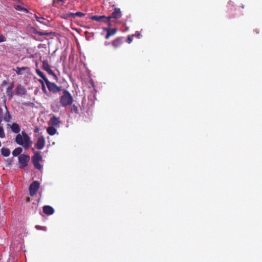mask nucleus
I'll return each instance as SVG.
<instances>
[{
  "label": "nucleus",
  "instance_id": "f257e3e1",
  "mask_svg": "<svg viewBox=\"0 0 262 262\" xmlns=\"http://www.w3.org/2000/svg\"><path fill=\"white\" fill-rule=\"evenodd\" d=\"M15 142L17 144L22 145L25 149H27L33 144L30 137L24 131L21 132V134H18L16 135Z\"/></svg>",
  "mask_w": 262,
  "mask_h": 262
},
{
  "label": "nucleus",
  "instance_id": "f03ea898",
  "mask_svg": "<svg viewBox=\"0 0 262 262\" xmlns=\"http://www.w3.org/2000/svg\"><path fill=\"white\" fill-rule=\"evenodd\" d=\"M62 95L60 97V103L62 107H67L71 105L73 103L74 99L72 95L67 90L63 89Z\"/></svg>",
  "mask_w": 262,
  "mask_h": 262
},
{
  "label": "nucleus",
  "instance_id": "7ed1b4c3",
  "mask_svg": "<svg viewBox=\"0 0 262 262\" xmlns=\"http://www.w3.org/2000/svg\"><path fill=\"white\" fill-rule=\"evenodd\" d=\"M46 84L48 90L53 93H58L63 90L62 86H58L55 83L49 81V79L46 80Z\"/></svg>",
  "mask_w": 262,
  "mask_h": 262
},
{
  "label": "nucleus",
  "instance_id": "20e7f679",
  "mask_svg": "<svg viewBox=\"0 0 262 262\" xmlns=\"http://www.w3.org/2000/svg\"><path fill=\"white\" fill-rule=\"evenodd\" d=\"M41 160L42 156L40 152H39V151H36L34 156L32 157V162L36 169H40L41 168V166L39 163V161Z\"/></svg>",
  "mask_w": 262,
  "mask_h": 262
},
{
  "label": "nucleus",
  "instance_id": "39448f33",
  "mask_svg": "<svg viewBox=\"0 0 262 262\" xmlns=\"http://www.w3.org/2000/svg\"><path fill=\"white\" fill-rule=\"evenodd\" d=\"M30 160V157L26 155H20L18 157V161L19 163V167L21 168H25L28 165V162Z\"/></svg>",
  "mask_w": 262,
  "mask_h": 262
},
{
  "label": "nucleus",
  "instance_id": "423d86ee",
  "mask_svg": "<svg viewBox=\"0 0 262 262\" xmlns=\"http://www.w3.org/2000/svg\"><path fill=\"white\" fill-rule=\"evenodd\" d=\"M39 188V183L37 181H35L32 183L29 187V194L31 196H34L36 194V192Z\"/></svg>",
  "mask_w": 262,
  "mask_h": 262
},
{
  "label": "nucleus",
  "instance_id": "0eeeda50",
  "mask_svg": "<svg viewBox=\"0 0 262 262\" xmlns=\"http://www.w3.org/2000/svg\"><path fill=\"white\" fill-rule=\"evenodd\" d=\"M90 19L98 22L108 23L109 27L111 26L110 18H107L105 15H93L90 17Z\"/></svg>",
  "mask_w": 262,
  "mask_h": 262
},
{
  "label": "nucleus",
  "instance_id": "6e6552de",
  "mask_svg": "<svg viewBox=\"0 0 262 262\" xmlns=\"http://www.w3.org/2000/svg\"><path fill=\"white\" fill-rule=\"evenodd\" d=\"M46 145V140L43 136H40L38 137L37 142L35 145V148L38 149H43Z\"/></svg>",
  "mask_w": 262,
  "mask_h": 262
},
{
  "label": "nucleus",
  "instance_id": "1a4fd4ad",
  "mask_svg": "<svg viewBox=\"0 0 262 262\" xmlns=\"http://www.w3.org/2000/svg\"><path fill=\"white\" fill-rule=\"evenodd\" d=\"M42 69L48 72V74L53 76L55 79L57 77L52 69L50 68V64L47 60L42 61Z\"/></svg>",
  "mask_w": 262,
  "mask_h": 262
},
{
  "label": "nucleus",
  "instance_id": "9d476101",
  "mask_svg": "<svg viewBox=\"0 0 262 262\" xmlns=\"http://www.w3.org/2000/svg\"><path fill=\"white\" fill-rule=\"evenodd\" d=\"M85 13L81 12H76V13L69 12L66 14L64 18L75 19L76 17H82L85 16Z\"/></svg>",
  "mask_w": 262,
  "mask_h": 262
},
{
  "label": "nucleus",
  "instance_id": "9b49d317",
  "mask_svg": "<svg viewBox=\"0 0 262 262\" xmlns=\"http://www.w3.org/2000/svg\"><path fill=\"white\" fill-rule=\"evenodd\" d=\"M122 13L120 9L115 8L114 11L113 12L111 15H109L107 18H110V21L112 18L118 19L121 17Z\"/></svg>",
  "mask_w": 262,
  "mask_h": 262
},
{
  "label": "nucleus",
  "instance_id": "f8f14e48",
  "mask_svg": "<svg viewBox=\"0 0 262 262\" xmlns=\"http://www.w3.org/2000/svg\"><path fill=\"white\" fill-rule=\"evenodd\" d=\"M104 31L107 32L105 36L106 39H108L111 36L114 35L117 32L116 28H103Z\"/></svg>",
  "mask_w": 262,
  "mask_h": 262
},
{
  "label": "nucleus",
  "instance_id": "ddd939ff",
  "mask_svg": "<svg viewBox=\"0 0 262 262\" xmlns=\"http://www.w3.org/2000/svg\"><path fill=\"white\" fill-rule=\"evenodd\" d=\"M123 37H118L112 41V45L115 49L120 47L123 42Z\"/></svg>",
  "mask_w": 262,
  "mask_h": 262
},
{
  "label": "nucleus",
  "instance_id": "4468645a",
  "mask_svg": "<svg viewBox=\"0 0 262 262\" xmlns=\"http://www.w3.org/2000/svg\"><path fill=\"white\" fill-rule=\"evenodd\" d=\"M43 212L47 215H51L54 213V209L50 205H45L43 207Z\"/></svg>",
  "mask_w": 262,
  "mask_h": 262
},
{
  "label": "nucleus",
  "instance_id": "2eb2a0df",
  "mask_svg": "<svg viewBox=\"0 0 262 262\" xmlns=\"http://www.w3.org/2000/svg\"><path fill=\"white\" fill-rule=\"evenodd\" d=\"M49 122L52 126H57L60 123V121L59 118L54 116L50 118Z\"/></svg>",
  "mask_w": 262,
  "mask_h": 262
},
{
  "label": "nucleus",
  "instance_id": "dca6fc26",
  "mask_svg": "<svg viewBox=\"0 0 262 262\" xmlns=\"http://www.w3.org/2000/svg\"><path fill=\"white\" fill-rule=\"evenodd\" d=\"M29 68L27 67H17L15 69H13V70L15 71V72L17 75H21L23 74V71H24V70H26V71L28 72L29 71Z\"/></svg>",
  "mask_w": 262,
  "mask_h": 262
},
{
  "label": "nucleus",
  "instance_id": "f3484780",
  "mask_svg": "<svg viewBox=\"0 0 262 262\" xmlns=\"http://www.w3.org/2000/svg\"><path fill=\"white\" fill-rule=\"evenodd\" d=\"M10 128L12 131L14 133H18L20 131L19 125L17 123H13L11 125Z\"/></svg>",
  "mask_w": 262,
  "mask_h": 262
},
{
  "label": "nucleus",
  "instance_id": "a211bd4d",
  "mask_svg": "<svg viewBox=\"0 0 262 262\" xmlns=\"http://www.w3.org/2000/svg\"><path fill=\"white\" fill-rule=\"evenodd\" d=\"M26 93V89L22 85H20L16 88V94L23 95Z\"/></svg>",
  "mask_w": 262,
  "mask_h": 262
},
{
  "label": "nucleus",
  "instance_id": "6ab92c4d",
  "mask_svg": "<svg viewBox=\"0 0 262 262\" xmlns=\"http://www.w3.org/2000/svg\"><path fill=\"white\" fill-rule=\"evenodd\" d=\"M14 88V85L13 83L7 88L6 91V93L8 95L9 99H11L13 96V89Z\"/></svg>",
  "mask_w": 262,
  "mask_h": 262
},
{
  "label": "nucleus",
  "instance_id": "aec40b11",
  "mask_svg": "<svg viewBox=\"0 0 262 262\" xmlns=\"http://www.w3.org/2000/svg\"><path fill=\"white\" fill-rule=\"evenodd\" d=\"M5 107L6 110V113H5L4 116V120L6 122H9L11 118V116L6 104H5Z\"/></svg>",
  "mask_w": 262,
  "mask_h": 262
},
{
  "label": "nucleus",
  "instance_id": "412c9836",
  "mask_svg": "<svg viewBox=\"0 0 262 262\" xmlns=\"http://www.w3.org/2000/svg\"><path fill=\"white\" fill-rule=\"evenodd\" d=\"M1 154L4 157H7L10 156L11 151L8 148L3 147L1 148Z\"/></svg>",
  "mask_w": 262,
  "mask_h": 262
},
{
  "label": "nucleus",
  "instance_id": "4be33fe9",
  "mask_svg": "<svg viewBox=\"0 0 262 262\" xmlns=\"http://www.w3.org/2000/svg\"><path fill=\"white\" fill-rule=\"evenodd\" d=\"M22 151H23V149L21 147H17V148H15L12 151V155L14 157H16L19 155L20 156Z\"/></svg>",
  "mask_w": 262,
  "mask_h": 262
},
{
  "label": "nucleus",
  "instance_id": "5701e85b",
  "mask_svg": "<svg viewBox=\"0 0 262 262\" xmlns=\"http://www.w3.org/2000/svg\"><path fill=\"white\" fill-rule=\"evenodd\" d=\"M57 130L53 126L48 127L47 128L48 134L50 135H54L56 134Z\"/></svg>",
  "mask_w": 262,
  "mask_h": 262
},
{
  "label": "nucleus",
  "instance_id": "b1692460",
  "mask_svg": "<svg viewBox=\"0 0 262 262\" xmlns=\"http://www.w3.org/2000/svg\"><path fill=\"white\" fill-rule=\"evenodd\" d=\"M36 73L38 76L42 78L45 82L46 80H48V79L45 76L43 73L40 71L39 69H36Z\"/></svg>",
  "mask_w": 262,
  "mask_h": 262
},
{
  "label": "nucleus",
  "instance_id": "393cba45",
  "mask_svg": "<svg viewBox=\"0 0 262 262\" xmlns=\"http://www.w3.org/2000/svg\"><path fill=\"white\" fill-rule=\"evenodd\" d=\"M33 33L36 35H39V36H50L51 34V33H47V32H39L36 30V29H34Z\"/></svg>",
  "mask_w": 262,
  "mask_h": 262
},
{
  "label": "nucleus",
  "instance_id": "a878e982",
  "mask_svg": "<svg viewBox=\"0 0 262 262\" xmlns=\"http://www.w3.org/2000/svg\"><path fill=\"white\" fill-rule=\"evenodd\" d=\"M71 111L72 113H74L76 114H78V107L76 106L75 104L71 106Z\"/></svg>",
  "mask_w": 262,
  "mask_h": 262
},
{
  "label": "nucleus",
  "instance_id": "bb28decb",
  "mask_svg": "<svg viewBox=\"0 0 262 262\" xmlns=\"http://www.w3.org/2000/svg\"><path fill=\"white\" fill-rule=\"evenodd\" d=\"M35 18H36V21H37L39 22L40 23H41L45 25H47V26L48 25L47 23L41 21L42 20H45V18L43 17H37L36 15Z\"/></svg>",
  "mask_w": 262,
  "mask_h": 262
},
{
  "label": "nucleus",
  "instance_id": "cd10ccee",
  "mask_svg": "<svg viewBox=\"0 0 262 262\" xmlns=\"http://www.w3.org/2000/svg\"><path fill=\"white\" fill-rule=\"evenodd\" d=\"M5 137V133L4 132V128L2 126H0V138L3 139Z\"/></svg>",
  "mask_w": 262,
  "mask_h": 262
},
{
  "label": "nucleus",
  "instance_id": "c85d7f7f",
  "mask_svg": "<svg viewBox=\"0 0 262 262\" xmlns=\"http://www.w3.org/2000/svg\"><path fill=\"white\" fill-rule=\"evenodd\" d=\"M39 81L41 83V87H42V90L45 93H47V90L46 89V88L44 82L42 80H39Z\"/></svg>",
  "mask_w": 262,
  "mask_h": 262
},
{
  "label": "nucleus",
  "instance_id": "c756f323",
  "mask_svg": "<svg viewBox=\"0 0 262 262\" xmlns=\"http://www.w3.org/2000/svg\"><path fill=\"white\" fill-rule=\"evenodd\" d=\"M14 8L17 10H23L28 12V10L27 9L23 8L20 6L16 5L14 6Z\"/></svg>",
  "mask_w": 262,
  "mask_h": 262
},
{
  "label": "nucleus",
  "instance_id": "7c9ffc66",
  "mask_svg": "<svg viewBox=\"0 0 262 262\" xmlns=\"http://www.w3.org/2000/svg\"><path fill=\"white\" fill-rule=\"evenodd\" d=\"M135 35H136V34L133 35L132 36H130V35H128V38H127V42L128 43H131V42L133 40V37L135 36Z\"/></svg>",
  "mask_w": 262,
  "mask_h": 262
},
{
  "label": "nucleus",
  "instance_id": "2f4dec72",
  "mask_svg": "<svg viewBox=\"0 0 262 262\" xmlns=\"http://www.w3.org/2000/svg\"><path fill=\"white\" fill-rule=\"evenodd\" d=\"M36 228L37 230H46L47 228L46 227H42L39 225L36 226Z\"/></svg>",
  "mask_w": 262,
  "mask_h": 262
},
{
  "label": "nucleus",
  "instance_id": "473e14b6",
  "mask_svg": "<svg viewBox=\"0 0 262 262\" xmlns=\"http://www.w3.org/2000/svg\"><path fill=\"white\" fill-rule=\"evenodd\" d=\"M5 40H6L5 36L3 34L0 35V42L5 41Z\"/></svg>",
  "mask_w": 262,
  "mask_h": 262
},
{
  "label": "nucleus",
  "instance_id": "72a5a7b5",
  "mask_svg": "<svg viewBox=\"0 0 262 262\" xmlns=\"http://www.w3.org/2000/svg\"><path fill=\"white\" fill-rule=\"evenodd\" d=\"M3 109L0 107V124L2 121Z\"/></svg>",
  "mask_w": 262,
  "mask_h": 262
},
{
  "label": "nucleus",
  "instance_id": "f704fd0d",
  "mask_svg": "<svg viewBox=\"0 0 262 262\" xmlns=\"http://www.w3.org/2000/svg\"><path fill=\"white\" fill-rule=\"evenodd\" d=\"M30 201V199L29 197H27L26 199V202H29Z\"/></svg>",
  "mask_w": 262,
  "mask_h": 262
},
{
  "label": "nucleus",
  "instance_id": "c9c22d12",
  "mask_svg": "<svg viewBox=\"0 0 262 262\" xmlns=\"http://www.w3.org/2000/svg\"><path fill=\"white\" fill-rule=\"evenodd\" d=\"M39 130V128L38 127H36L34 130L35 133H37Z\"/></svg>",
  "mask_w": 262,
  "mask_h": 262
},
{
  "label": "nucleus",
  "instance_id": "e433bc0d",
  "mask_svg": "<svg viewBox=\"0 0 262 262\" xmlns=\"http://www.w3.org/2000/svg\"><path fill=\"white\" fill-rule=\"evenodd\" d=\"M135 36H137L138 37H140V36H141V34L138 33V34H136V35Z\"/></svg>",
  "mask_w": 262,
  "mask_h": 262
},
{
  "label": "nucleus",
  "instance_id": "4c0bfd02",
  "mask_svg": "<svg viewBox=\"0 0 262 262\" xmlns=\"http://www.w3.org/2000/svg\"><path fill=\"white\" fill-rule=\"evenodd\" d=\"M109 43H108V42H105V46H107V45H109Z\"/></svg>",
  "mask_w": 262,
  "mask_h": 262
},
{
  "label": "nucleus",
  "instance_id": "58836bf2",
  "mask_svg": "<svg viewBox=\"0 0 262 262\" xmlns=\"http://www.w3.org/2000/svg\"><path fill=\"white\" fill-rule=\"evenodd\" d=\"M58 1H60V2H63L64 0H58Z\"/></svg>",
  "mask_w": 262,
  "mask_h": 262
},
{
  "label": "nucleus",
  "instance_id": "ea45409f",
  "mask_svg": "<svg viewBox=\"0 0 262 262\" xmlns=\"http://www.w3.org/2000/svg\"><path fill=\"white\" fill-rule=\"evenodd\" d=\"M6 83V81H3V84H4V83Z\"/></svg>",
  "mask_w": 262,
  "mask_h": 262
},
{
  "label": "nucleus",
  "instance_id": "a19ab883",
  "mask_svg": "<svg viewBox=\"0 0 262 262\" xmlns=\"http://www.w3.org/2000/svg\"><path fill=\"white\" fill-rule=\"evenodd\" d=\"M1 146V141H0V146Z\"/></svg>",
  "mask_w": 262,
  "mask_h": 262
}]
</instances>
